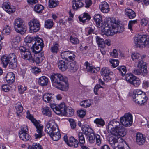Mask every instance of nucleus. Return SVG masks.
I'll return each mask as SVG.
<instances>
[{
    "label": "nucleus",
    "mask_w": 149,
    "mask_h": 149,
    "mask_svg": "<svg viewBox=\"0 0 149 149\" xmlns=\"http://www.w3.org/2000/svg\"><path fill=\"white\" fill-rule=\"evenodd\" d=\"M79 140L80 143L83 144L85 143V139L83 134L81 132L78 133Z\"/></svg>",
    "instance_id": "49530a36"
},
{
    "label": "nucleus",
    "mask_w": 149,
    "mask_h": 149,
    "mask_svg": "<svg viewBox=\"0 0 149 149\" xmlns=\"http://www.w3.org/2000/svg\"><path fill=\"white\" fill-rule=\"evenodd\" d=\"M15 107L17 111L22 112L23 111V107L21 105L19 104H15Z\"/></svg>",
    "instance_id": "0e129e2a"
},
{
    "label": "nucleus",
    "mask_w": 149,
    "mask_h": 149,
    "mask_svg": "<svg viewBox=\"0 0 149 149\" xmlns=\"http://www.w3.org/2000/svg\"><path fill=\"white\" fill-rule=\"evenodd\" d=\"M120 123L123 126L128 127L131 126L132 123V116L130 113H126L120 118Z\"/></svg>",
    "instance_id": "0eeeda50"
},
{
    "label": "nucleus",
    "mask_w": 149,
    "mask_h": 149,
    "mask_svg": "<svg viewBox=\"0 0 149 149\" xmlns=\"http://www.w3.org/2000/svg\"><path fill=\"white\" fill-rule=\"evenodd\" d=\"M51 108L53 109L54 112L55 111L60 112L65 111V106L64 103H61L58 106L55 105L51 106Z\"/></svg>",
    "instance_id": "dca6fc26"
},
{
    "label": "nucleus",
    "mask_w": 149,
    "mask_h": 149,
    "mask_svg": "<svg viewBox=\"0 0 149 149\" xmlns=\"http://www.w3.org/2000/svg\"><path fill=\"white\" fill-rule=\"evenodd\" d=\"M121 141L118 143V145L114 149H124V143H125V141L122 138H120Z\"/></svg>",
    "instance_id": "09e8293b"
},
{
    "label": "nucleus",
    "mask_w": 149,
    "mask_h": 149,
    "mask_svg": "<svg viewBox=\"0 0 149 149\" xmlns=\"http://www.w3.org/2000/svg\"><path fill=\"white\" fill-rule=\"evenodd\" d=\"M59 69L62 71H65L68 68V64L64 61L61 60L58 63Z\"/></svg>",
    "instance_id": "5701e85b"
},
{
    "label": "nucleus",
    "mask_w": 149,
    "mask_h": 149,
    "mask_svg": "<svg viewBox=\"0 0 149 149\" xmlns=\"http://www.w3.org/2000/svg\"><path fill=\"white\" fill-rule=\"evenodd\" d=\"M54 95L51 93H46L43 96V99L44 101L49 103H51L54 101L53 96Z\"/></svg>",
    "instance_id": "a211bd4d"
},
{
    "label": "nucleus",
    "mask_w": 149,
    "mask_h": 149,
    "mask_svg": "<svg viewBox=\"0 0 149 149\" xmlns=\"http://www.w3.org/2000/svg\"><path fill=\"white\" fill-rule=\"evenodd\" d=\"M4 10L9 14L13 13L15 11V6H11L10 3L9 2H4L2 6Z\"/></svg>",
    "instance_id": "f8f14e48"
},
{
    "label": "nucleus",
    "mask_w": 149,
    "mask_h": 149,
    "mask_svg": "<svg viewBox=\"0 0 149 149\" xmlns=\"http://www.w3.org/2000/svg\"><path fill=\"white\" fill-rule=\"evenodd\" d=\"M11 40L12 42L15 44L19 43L21 40V38L18 36H11Z\"/></svg>",
    "instance_id": "8fccbe9b"
},
{
    "label": "nucleus",
    "mask_w": 149,
    "mask_h": 149,
    "mask_svg": "<svg viewBox=\"0 0 149 149\" xmlns=\"http://www.w3.org/2000/svg\"><path fill=\"white\" fill-rule=\"evenodd\" d=\"M27 114L26 117L31 121L36 128L37 132L34 134L35 139L41 138L43 136V125L40 124L37 120L34 118L33 116L30 114V112H27Z\"/></svg>",
    "instance_id": "7ed1b4c3"
},
{
    "label": "nucleus",
    "mask_w": 149,
    "mask_h": 149,
    "mask_svg": "<svg viewBox=\"0 0 149 149\" xmlns=\"http://www.w3.org/2000/svg\"><path fill=\"white\" fill-rule=\"evenodd\" d=\"M135 77L131 73L127 74L125 75V79L127 81L131 83L134 79L135 78Z\"/></svg>",
    "instance_id": "58836bf2"
},
{
    "label": "nucleus",
    "mask_w": 149,
    "mask_h": 149,
    "mask_svg": "<svg viewBox=\"0 0 149 149\" xmlns=\"http://www.w3.org/2000/svg\"><path fill=\"white\" fill-rule=\"evenodd\" d=\"M132 72L135 75H141L144 76L147 74L148 72L147 68L144 67L135 69L132 70Z\"/></svg>",
    "instance_id": "4468645a"
},
{
    "label": "nucleus",
    "mask_w": 149,
    "mask_h": 149,
    "mask_svg": "<svg viewBox=\"0 0 149 149\" xmlns=\"http://www.w3.org/2000/svg\"><path fill=\"white\" fill-rule=\"evenodd\" d=\"M111 28H110L108 25L105 27L104 29V34L107 36L111 35V33L110 32V29Z\"/></svg>",
    "instance_id": "5fc2aeb1"
},
{
    "label": "nucleus",
    "mask_w": 149,
    "mask_h": 149,
    "mask_svg": "<svg viewBox=\"0 0 149 149\" xmlns=\"http://www.w3.org/2000/svg\"><path fill=\"white\" fill-rule=\"evenodd\" d=\"M91 18L90 15L86 13L84 14L82 18L79 17V21L80 22H82L83 23H84L88 21Z\"/></svg>",
    "instance_id": "f704fd0d"
},
{
    "label": "nucleus",
    "mask_w": 149,
    "mask_h": 149,
    "mask_svg": "<svg viewBox=\"0 0 149 149\" xmlns=\"http://www.w3.org/2000/svg\"><path fill=\"white\" fill-rule=\"evenodd\" d=\"M95 138H96V143L98 146H100L101 143L100 136L98 134H95Z\"/></svg>",
    "instance_id": "680f3d73"
},
{
    "label": "nucleus",
    "mask_w": 149,
    "mask_h": 149,
    "mask_svg": "<svg viewBox=\"0 0 149 149\" xmlns=\"http://www.w3.org/2000/svg\"><path fill=\"white\" fill-rule=\"evenodd\" d=\"M80 105L84 107L87 108L89 107L91 105V101L90 100H85L81 102Z\"/></svg>",
    "instance_id": "c03bdc74"
},
{
    "label": "nucleus",
    "mask_w": 149,
    "mask_h": 149,
    "mask_svg": "<svg viewBox=\"0 0 149 149\" xmlns=\"http://www.w3.org/2000/svg\"><path fill=\"white\" fill-rule=\"evenodd\" d=\"M45 131L49 135L54 132L58 130L57 125L54 120H49L45 127Z\"/></svg>",
    "instance_id": "6e6552de"
},
{
    "label": "nucleus",
    "mask_w": 149,
    "mask_h": 149,
    "mask_svg": "<svg viewBox=\"0 0 149 149\" xmlns=\"http://www.w3.org/2000/svg\"><path fill=\"white\" fill-rule=\"evenodd\" d=\"M44 8V7L40 4H37L34 7V10L37 13H42V11Z\"/></svg>",
    "instance_id": "de8ad7c7"
},
{
    "label": "nucleus",
    "mask_w": 149,
    "mask_h": 149,
    "mask_svg": "<svg viewBox=\"0 0 149 149\" xmlns=\"http://www.w3.org/2000/svg\"><path fill=\"white\" fill-rule=\"evenodd\" d=\"M58 49V46L57 44H55L51 48V51L52 53H57Z\"/></svg>",
    "instance_id": "6e6d98bb"
},
{
    "label": "nucleus",
    "mask_w": 149,
    "mask_h": 149,
    "mask_svg": "<svg viewBox=\"0 0 149 149\" xmlns=\"http://www.w3.org/2000/svg\"><path fill=\"white\" fill-rule=\"evenodd\" d=\"M110 62L114 68L118 66L119 63V61L118 60L115 59H111L110 61Z\"/></svg>",
    "instance_id": "bf43d9fd"
},
{
    "label": "nucleus",
    "mask_w": 149,
    "mask_h": 149,
    "mask_svg": "<svg viewBox=\"0 0 149 149\" xmlns=\"http://www.w3.org/2000/svg\"><path fill=\"white\" fill-rule=\"evenodd\" d=\"M145 138L141 133H138L136 136V142L139 145L143 144L145 142Z\"/></svg>",
    "instance_id": "4be33fe9"
},
{
    "label": "nucleus",
    "mask_w": 149,
    "mask_h": 149,
    "mask_svg": "<svg viewBox=\"0 0 149 149\" xmlns=\"http://www.w3.org/2000/svg\"><path fill=\"white\" fill-rule=\"evenodd\" d=\"M1 60L4 65H7L8 63L9 67L10 68L14 69L17 67V57L14 53L10 54L8 56H3L1 58Z\"/></svg>",
    "instance_id": "20e7f679"
},
{
    "label": "nucleus",
    "mask_w": 149,
    "mask_h": 149,
    "mask_svg": "<svg viewBox=\"0 0 149 149\" xmlns=\"http://www.w3.org/2000/svg\"><path fill=\"white\" fill-rule=\"evenodd\" d=\"M70 40L71 43L74 44H77L79 43V40L77 38L73 37L71 36L70 37Z\"/></svg>",
    "instance_id": "13d9d810"
},
{
    "label": "nucleus",
    "mask_w": 149,
    "mask_h": 149,
    "mask_svg": "<svg viewBox=\"0 0 149 149\" xmlns=\"http://www.w3.org/2000/svg\"><path fill=\"white\" fill-rule=\"evenodd\" d=\"M78 68V66L76 65L75 62H71L70 64V70L71 72H74L76 71Z\"/></svg>",
    "instance_id": "c9c22d12"
},
{
    "label": "nucleus",
    "mask_w": 149,
    "mask_h": 149,
    "mask_svg": "<svg viewBox=\"0 0 149 149\" xmlns=\"http://www.w3.org/2000/svg\"><path fill=\"white\" fill-rule=\"evenodd\" d=\"M117 69L123 76H124L127 71L126 67L124 66L118 67L117 68Z\"/></svg>",
    "instance_id": "79ce46f5"
},
{
    "label": "nucleus",
    "mask_w": 149,
    "mask_h": 149,
    "mask_svg": "<svg viewBox=\"0 0 149 149\" xmlns=\"http://www.w3.org/2000/svg\"><path fill=\"white\" fill-rule=\"evenodd\" d=\"M137 62L138 63L137 66L138 68H143L144 67L146 68V63L144 62L143 60V58L138 60Z\"/></svg>",
    "instance_id": "a18cd8bd"
},
{
    "label": "nucleus",
    "mask_w": 149,
    "mask_h": 149,
    "mask_svg": "<svg viewBox=\"0 0 149 149\" xmlns=\"http://www.w3.org/2000/svg\"><path fill=\"white\" fill-rule=\"evenodd\" d=\"M53 25V22L51 19H48L45 22V27L47 29H50L52 27Z\"/></svg>",
    "instance_id": "37998d69"
},
{
    "label": "nucleus",
    "mask_w": 149,
    "mask_h": 149,
    "mask_svg": "<svg viewBox=\"0 0 149 149\" xmlns=\"http://www.w3.org/2000/svg\"><path fill=\"white\" fill-rule=\"evenodd\" d=\"M112 29L113 33H111V35H113L118 32L120 33L123 31L124 30V29L123 26H118L115 27H112Z\"/></svg>",
    "instance_id": "72a5a7b5"
},
{
    "label": "nucleus",
    "mask_w": 149,
    "mask_h": 149,
    "mask_svg": "<svg viewBox=\"0 0 149 149\" xmlns=\"http://www.w3.org/2000/svg\"><path fill=\"white\" fill-rule=\"evenodd\" d=\"M99 7L101 11L104 13H107L110 10L109 6L105 1L102 2L100 5Z\"/></svg>",
    "instance_id": "f3484780"
},
{
    "label": "nucleus",
    "mask_w": 149,
    "mask_h": 149,
    "mask_svg": "<svg viewBox=\"0 0 149 149\" xmlns=\"http://www.w3.org/2000/svg\"><path fill=\"white\" fill-rule=\"evenodd\" d=\"M137 23V20H131L129 22L128 25V29L130 30H132V26L135 24Z\"/></svg>",
    "instance_id": "052dcab7"
},
{
    "label": "nucleus",
    "mask_w": 149,
    "mask_h": 149,
    "mask_svg": "<svg viewBox=\"0 0 149 149\" xmlns=\"http://www.w3.org/2000/svg\"><path fill=\"white\" fill-rule=\"evenodd\" d=\"M69 122L70 125L72 129H74L76 127V123L74 120L73 119H70L69 120Z\"/></svg>",
    "instance_id": "338daca9"
},
{
    "label": "nucleus",
    "mask_w": 149,
    "mask_h": 149,
    "mask_svg": "<svg viewBox=\"0 0 149 149\" xmlns=\"http://www.w3.org/2000/svg\"><path fill=\"white\" fill-rule=\"evenodd\" d=\"M110 73V70L107 68L103 67L102 69L101 75L104 77V79H109V75Z\"/></svg>",
    "instance_id": "c85d7f7f"
},
{
    "label": "nucleus",
    "mask_w": 149,
    "mask_h": 149,
    "mask_svg": "<svg viewBox=\"0 0 149 149\" xmlns=\"http://www.w3.org/2000/svg\"><path fill=\"white\" fill-rule=\"evenodd\" d=\"M6 79L8 83H13L14 82L15 79L14 74L12 72L8 73L6 77Z\"/></svg>",
    "instance_id": "aec40b11"
},
{
    "label": "nucleus",
    "mask_w": 149,
    "mask_h": 149,
    "mask_svg": "<svg viewBox=\"0 0 149 149\" xmlns=\"http://www.w3.org/2000/svg\"><path fill=\"white\" fill-rule=\"evenodd\" d=\"M19 137L22 140L26 141H29L31 138V136L27 133H19Z\"/></svg>",
    "instance_id": "2f4dec72"
},
{
    "label": "nucleus",
    "mask_w": 149,
    "mask_h": 149,
    "mask_svg": "<svg viewBox=\"0 0 149 149\" xmlns=\"http://www.w3.org/2000/svg\"><path fill=\"white\" fill-rule=\"evenodd\" d=\"M49 135L52 139L54 141H58L61 137V134L58 130L54 132Z\"/></svg>",
    "instance_id": "7c9ffc66"
},
{
    "label": "nucleus",
    "mask_w": 149,
    "mask_h": 149,
    "mask_svg": "<svg viewBox=\"0 0 149 149\" xmlns=\"http://www.w3.org/2000/svg\"><path fill=\"white\" fill-rule=\"evenodd\" d=\"M107 128L108 131L112 135L108 139L109 143L114 149L116 146V144L119 142L118 139H120V137H124L126 135V131L119 121L115 119L109 122Z\"/></svg>",
    "instance_id": "f257e3e1"
},
{
    "label": "nucleus",
    "mask_w": 149,
    "mask_h": 149,
    "mask_svg": "<svg viewBox=\"0 0 149 149\" xmlns=\"http://www.w3.org/2000/svg\"><path fill=\"white\" fill-rule=\"evenodd\" d=\"M49 3L50 8L55 7L58 4V2H56L54 0H49Z\"/></svg>",
    "instance_id": "4d7b16f0"
},
{
    "label": "nucleus",
    "mask_w": 149,
    "mask_h": 149,
    "mask_svg": "<svg viewBox=\"0 0 149 149\" xmlns=\"http://www.w3.org/2000/svg\"><path fill=\"white\" fill-rule=\"evenodd\" d=\"M48 81V79L47 77L42 76L39 78L38 83L41 86H45L47 85Z\"/></svg>",
    "instance_id": "412c9836"
},
{
    "label": "nucleus",
    "mask_w": 149,
    "mask_h": 149,
    "mask_svg": "<svg viewBox=\"0 0 149 149\" xmlns=\"http://www.w3.org/2000/svg\"><path fill=\"white\" fill-rule=\"evenodd\" d=\"M79 142L74 137H71L69 139V141L67 143L68 145L71 147L77 148L78 146Z\"/></svg>",
    "instance_id": "b1692460"
},
{
    "label": "nucleus",
    "mask_w": 149,
    "mask_h": 149,
    "mask_svg": "<svg viewBox=\"0 0 149 149\" xmlns=\"http://www.w3.org/2000/svg\"><path fill=\"white\" fill-rule=\"evenodd\" d=\"M60 116L71 117L74 114V112H55Z\"/></svg>",
    "instance_id": "ea45409f"
},
{
    "label": "nucleus",
    "mask_w": 149,
    "mask_h": 149,
    "mask_svg": "<svg viewBox=\"0 0 149 149\" xmlns=\"http://www.w3.org/2000/svg\"><path fill=\"white\" fill-rule=\"evenodd\" d=\"M28 131V129L27 126L24 125L22 126L21 130L19 131V133H27Z\"/></svg>",
    "instance_id": "e2e57ef3"
},
{
    "label": "nucleus",
    "mask_w": 149,
    "mask_h": 149,
    "mask_svg": "<svg viewBox=\"0 0 149 149\" xmlns=\"http://www.w3.org/2000/svg\"><path fill=\"white\" fill-rule=\"evenodd\" d=\"M10 87L7 84L3 85L2 86L3 90L5 92H8L10 90Z\"/></svg>",
    "instance_id": "69168bd1"
},
{
    "label": "nucleus",
    "mask_w": 149,
    "mask_h": 149,
    "mask_svg": "<svg viewBox=\"0 0 149 149\" xmlns=\"http://www.w3.org/2000/svg\"><path fill=\"white\" fill-rule=\"evenodd\" d=\"M136 42L141 44V45L144 47H148L149 45V38L145 35H138L136 38Z\"/></svg>",
    "instance_id": "9d476101"
},
{
    "label": "nucleus",
    "mask_w": 149,
    "mask_h": 149,
    "mask_svg": "<svg viewBox=\"0 0 149 149\" xmlns=\"http://www.w3.org/2000/svg\"><path fill=\"white\" fill-rule=\"evenodd\" d=\"M94 122L98 127L103 126L105 125L104 120L101 118H96L94 120Z\"/></svg>",
    "instance_id": "4c0bfd02"
},
{
    "label": "nucleus",
    "mask_w": 149,
    "mask_h": 149,
    "mask_svg": "<svg viewBox=\"0 0 149 149\" xmlns=\"http://www.w3.org/2000/svg\"><path fill=\"white\" fill-rule=\"evenodd\" d=\"M85 65L86 67V69L88 72L92 73H96L97 72V69L93 66H90V64L87 61L85 62Z\"/></svg>",
    "instance_id": "cd10ccee"
},
{
    "label": "nucleus",
    "mask_w": 149,
    "mask_h": 149,
    "mask_svg": "<svg viewBox=\"0 0 149 149\" xmlns=\"http://www.w3.org/2000/svg\"><path fill=\"white\" fill-rule=\"evenodd\" d=\"M133 100L136 103L140 106H142L144 105V104L146 102L147 100V97L146 94L144 95L143 93L142 94L141 96L133 99Z\"/></svg>",
    "instance_id": "ddd939ff"
},
{
    "label": "nucleus",
    "mask_w": 149,
    "mask_h": 149,
    "mask_svg": "<svg viewBox=\"0 0 149 149\" xmlns=\"http://www.w3.org/2000/svg\"><path fill=\"white\" fill-rule=\"evenodd\" d=\"M72 5L73 9L75 10L83 6V3L82 1L73 0L72 2Z\"/></svg>",
    "instance_id": "393cba45"
},
{
    "label": "nucleus",
    "mask_w": 149,
    "mask_h": 149,
    "mask_svg": "<svg viewBox=\"0 0 149 149\" xmlns=\"http://www.w3.org/2000/svg\"><path fill=\"white\" fill-rule=\"evenodd\" d=\"M28 149H43L41 145L38 143H34L32 145H29Z\"/></svg>",
    "instance_id": "a19ab883"
},
{
    "label": "nucleus",
    "mask_w": 149,
    "mask_h": 149,
    "mask_svg": "<svg viewBox=\"0 0 149 149\" xmlns=\"http://www.w3.org/2000/svg\"><path fill=\"white\" fill-rule=\"evenodd\" d=\"M21 54L22 58L24 59L28 60H33V58L30 52L28 50L25 52L21 53Z\"/></svg>",
    "instance_id": "c756f323"
},
{
    "label": "nucleus",
    "mask_w": 149,
    "mask_h": 149,
    "mask_svg": "<svg viewBox=\"0 0 149 149\" xmlns=\"http://www.w3.org/2000/svg\"><path fill=\"white\" fill-rule=\"evenodd\" d=\"M35 42L31 48L32 51L35 54L40 52L44 47L43 41L41 38L36 37L35 38Z\"/></svg>",
    "instance_id": "423d86ee"
},
{
    "label": "nucleus",
    "mask_w": 149,
    "mask_h": 149,
    "mask_svg": "<svg viewBox=\"0 0 149 149\" xmlns=\"http://www.w3.org/2000/svg\"><path fill=\"white\" fill-rule=\"evenodd\" d=\"M131 57L132 60L136 62H137L138 60H141L143 58H145V56H142L138 53H133L131 55Z\"/></svg>",
    "instance_id": "bb28decb"
},
{
    "label": "nucleus",
    "mask_w": 149,
    "mask_h": 149,
    "mask_svg": "<svg viewBox=\"0 0 149 149\" xmlns=\"http://www.w3.org/2000/svg\"><path fill=\"white\" fill-rule=\"evenodd\" d=\"M140 81L139 78L135 77V78L134 79L131 84L135 86H137L140 84Z\"/></svg>",
    "instance_id": "603ef678"
},
{
    "label": "nucleus",
    "mask_w": 149,
    "mask_h": 149,
    "mask_svg": "<svg viewBox=\"0 0 149 149\" xmlns=\"http://www.w3.org/2000/svg\"><path fill=\"white\" fill-rule=\"evenodd\" d=\"M125 13L127 17L130 19H133L136 16L135 12L132 9L128 8L125 9Z\"/></svg>",
    "instance_id": "a878e982"
},
{
    "label": "nucleus",
    "mask_w": 149,
    "mask_h": 149,
    "mask_svg": "<svg viewBox=\"0 0 149 149\" xmlns=\"http://www.w3.org/2000/svg\"><path fill=\"white\" fill-rule=\"evenodd\" d=\"M143 93L144 95L146 94L145 93L141 90L137 89L134 90L133 92H130L129 94L130 96H131L133 99L141 96L142 94Z\"/></svg>",
    "instance_id": "2eb2a0df"
},
{
    "label": "nucleus",
    "mask_w": 149,
    "mask_h": 149,
    "mask_svg": "<svg viewBox=\"0 0 149 149\" xmlns=\"http://www.w3.org/2000/svg\"><path fill=\"white\" fill-rule=\"evenodd\" d=\"M10 28L8 25H7L3 29V32L4 34H6L8 35L10 33Z\"/></svg>",
    "instance_id": "864d4df0"
},
{
    "label": "nucleus",
    "mask_w": 149,
    "mask_h": 149,
    "mask_svg": "<svg viewBox=\"0 0 149 149\" xmlns=\"http://www.w3.org/2000/svg\"><path fill=\"white\" fill-rule=\"evenodd\" d=\"M51 79L53 85L61 90L66 91L68 88V79L59 73H52L51 76Z\"/></svg>",
    "instance_id": "f03ea898"
},
{
    "label": "nucleus",
    "mask_w": 149,
    "mask_h": 149,
    "mask_svg": "<svg viewBox=\"0 0 149 149\" xmlns=\"http://www.w3.org/2000/svg\"><path fill=\"white\" fill-rule=\"evenodd\" d=\"M96 40L98 46L101 48H103L105 46L104 40L98 36H96Z\"/></svg>",
    "instance_id": "473e14b6"
},
{
    "label": "nucleus",
    "mask_w": 149,
    "mask_h": 149,
    "mask_svg": "<svg viewBox=\"0 0 149 149\" xmlns=\"http://www.w3.org/2000/svg\"><path fill=\"white\" fill-rule=\"evenodd\" d=\"M14 25L15 30L17 33L23 34L26 32V26L23 24V21L22 19H16L14 21Z\"/></svg>",
    "instance_id": "39448f33"
},
{
    "label": "nucleus",
    "mask_w": 149,
    "mask_h": 149,
    "mask_svg": "<svg viewBox=\"0 0 149 149\" xmlns=\"http://www.w3.org/2000/svg\"><path fill=\"white\" fill-rule=\"evenodd\" d=\"M61 56L63 59L69 61L74 60L75 57L74 53L71 51H65L61 54Z\"/></svg>",
    "instance_id": "9b49d317"
},
{
    "label": "nucleus",
    "mask_w": 149,
    "mask_h": 149,
    "mask_svg": "<svg viewBox=\"0 0 149 149\" xmlns=\"http://www.w3.org/2000/svg\"><path fill=\"white\" fill-rule=\"evenodd\" d=\"M26 88L25 87H23L22 86H20L18 87V90L19 92L21 94H22L26 90Z\"/></svg>",
    "instance_id": "774afa93"
},
{
    "label": "nucleus",
    "mask_w": 149,
    "mask_h": 149,
    "mask_svg": "<svg viewBox=\"0 0 149 149\" xmlns=\"http://www.w3.org/2000/svg\"><path fill=\"white\" fill-rule=\"evenodd\" d=\"M82 130L85 134L88 135L90 133L91 129L89 127L88 125H84L82 126Z\"/></svg>",
    "instance_id": "e433bc0d"
},
{
    "label": "nucleus",
    "mask_w": 149,
    "mask_h": 149,
    "mask_svg": "<svg viewBox=\"0 0 149 149\" xmlns=\"http://www.w3.org/2000/svg\"><path fill=\"white\" fill-rule=\"evenodd\" d=\"M94 20L96 22L97 27L100 28L102 26V21L101 16L99 14H95L94 17Z\"/></svg>",
    "instance_id": "6ab92c4d"
},
{
    "label": "nucleus",
    "mask_w": 149,
    "mask_h": 149,
    "mask_svg": "<svg viewBox=\"0 0 149 149\" xmlns=\"http://www.w3.org/2000/svg\"><path fill=\"white\" fill-rule=\"evenodd\" d=\"M88 138L89 142L91 143H93L95 141V136L94 134H90L88 135Z\"/></svg>",
    "instance_id": "3c124183"
},
{
    "label": "nucleus",
    "mask_w": 149,
    "mask_h": 149,
    "mask_svg": "<svg viewBox=\"0 0 149 149\" xmlns=\"http://www.w3.org/2000/svg\"><path fill=\"white\" fill-rule=\"evenodd\" d=\"M29 26L30 32L34 33L37 32L40 28V23L39 21L37 19L34 18L32 21V23L29 22Z\"/></svg>",
    "instance_id": "1a4fd4ad"
}]
</instances>
